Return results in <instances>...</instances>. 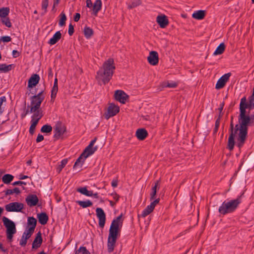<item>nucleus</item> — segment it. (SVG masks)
Instances as JSON below:
<instances>
[{
  "label": "nucleus",
  "instance_id": "473e14b6",
  "mask_svg": "<svg viewBox=\"0 0 254 254\" xmlns=\"http://www.w3.org/2000/svg\"><path fill=\"white\" fill-rule=\"evenodd\" d=\"M14 67L13 64L6 65L5 64H0V71H2L4 73L9 71L12 69V67Z\"/></svg>",
  "mask_w": 254,
  "mask_h": 254
},
{
  "label": "nucleus",
  "instance_id": "5fc2aeb1",
  "mask_svg": "<svg viewBox=\"0 0 254 254\" xmlns=\"http://www.w3.org/2000/svg\"><path fill=\"white\" fill-rule=\"evenodd\" d=\"M74 32V26L70 23L68 27V33L69 36H72Z\"/></svg>",
  "mask_w": 254,
  "mask_h": 254
},
{
  "label": "nucleus",
  "instance_id": "f257e3e1",
  "mask_svg": "<svg viewBox=\"0 0 254 254\" xmlns=\"http://www.w3.org/2000/svg\"><path fill=\"white\" fill-rule=\"evenodd\" d=\"M240 114L238 116V124H236V129L238 130L237 138V146L241 148L245 144L248 133V127L254 125V119L249 114H247L246 109L239 107Z\"/></svg>",
  "mask_w": 254,
  "mask_h": 254
},
{
  "label": "nucleus",
  "instance_id": "c85d7f7f",
  "mask_svg": "<svg viewBox=\"0 0 254 254\" xmlns=\"http://www.w3.org/2000/svg\"><path fill=\"white\" fill-rule=\"evenodd\" d=\"M32 234L25 231L20 241V245L24 247L27 244V240L29 239Z\"/></svg>",
  "mask_w": 254,
  "mask_h": 254
},
{
  "label": "nucleus",
  "instance_id": "49530a36",
  "mask_svg": "<svg viewBox=\"0 0 254 254\" xmlns=\"http://www.w3.org/2000/svg\"><path fill=\"white\" fill-rule=\"evenodd\" d=\"M1 21L2 23L7 27L10 28L12 26V24L9 17L6 16L4 18H1Z\"/></svg>",
  "mask_w": 254,
  "mask_h": 254
},
{
  "label": "nucleus",
  "instance_id": "f8f14e48",
  "mask_svg": "<svg viewBox=\"0 0 254 254\" xmlns=\"http://www.w3.org/2000/svg\"><path fill=\"white\" fill-rule=\"evenodd\" d=\"M231 75V73L230 72L226 73L222 75L218 80L215 85V88L216 89H220L223 88L225 86L226 82L228 81Z\"/></svg>",
  "mask_w": 254,
  "mask_h": 254
},
{
  "label": "nucleus",
  "instance_id": "774afa93",
  "mask_svg": "<svg viewBox=\"0 0 254 254\" xmlns=\"http://www.w3.org/2000/svg\"><path fill=\"white\" fill-rule=\"evenodd\" d=\"M13 193H15L17 194H19L21 193V191L18 188H14L13 189Z\"/></svg>",
  "mask_w": 254,
  "mask_h": 254
},
{
  "label": "nucleus",
  "instance_id": "9d476101",
  "mask_svg": "<svg viewBox=\"0 0 254 254\" xmlns=\"http://www.w3.org/2000/svg\"><path fill=\"white\" fill-rule=\"evenodd\" d=\"M120 111V108L118 106L113 103H111L108 108V113L105 114V118L109 119L110 118L115 116Z\"/></svg>",
  "mask_w": 254,
  "mask_h": 254
},
{
  "label": "nucleus",
  "instance_id": "f03ea898",
  "mask_svg": "<svg viewBox=\"0 0 254 254\" xmlns=\"http://www.w3.org/2000/svg\"><path fill=\"white\" fill-rule=\"evenodd\" d=\"M115 69L114 59L109 58L103 63L102 67L97 71L96 78L106 84L111 79Z\"/></svg>",
  "mask_w": 254,
  "mask_h": 254
},
{
  "label": "nucleus",
  "instance_id": "4468645a",
  "mask_svg": "<svg viewBox=\"0 0 254 254\" xmlns=\"http://www.w3.org/2000/svg\"><path fill=\"white\" fill-rule=\"evenodd\" d=\"M147 61L151 65H157L159 62L158 53L154 51H151L149 53V56L147 57Z\"/></svg>",
  "mask_w": 254,
  "mask_h": 254
},
{
  "label": "nucleus",
  "instance_id": "423d86ee",
  "mask_svg": "<svg viewBox=\"0 0 254 254\" xmlns=\"http://www.w3.org/2000/svg\"><path fill=\"white\" fill-rule=\"evenodd\" d=\"M239 107L249 109L250 111L254 109V93L253 92L252 94L249 97V102H247L245 96L242 98Z\"/></svg>",
  "mask_w": 254,
  "mask_h": 254
},
{
  "label": "nucleus",
  "instance_id": "c03bdc74",
  "mask_svg": "<svg viewBox=\"0 0 254 254\" xmlns=\"http://www.w3.org/2000/svg\"><path fill=\"white\" fill-rule=\"evenodd\" d=\"M58 91V87L53 86L51 90V101L54 102Z\"/></svg>",
  "mask_w": 254,
  "mask_h": 254
},
{
  "label": "nucleus",
  "instance_id": "3c124183",
  "mask_svg": "<svg viewBox=\"0 0 254 254\" xmlns=\"http://www.w3.org/2000/svg\"><path fill=\"white\" fill-rule=\"evenodd\" d=\"M0 41L4 43H7L11 41V38L8 36H4L0 37Z\"/></svg>",
  "mask_w": 254,
  "mask_h": 254
},
{
  "label": "nucleus",
  "instance_id": "69168bd1",
  "mask_svg": "<svg viewBox=\"0 0 254 254\" xmlns=\"http://www.w3.org/2000/svg\"><path fill=\"white\" fill-rule=\"evenodd\" d=\"M221 118V117H218V118L217 119V120L215 121V127L219 128V125H220V122Z\"/></svg>",
  "mask_w": 254,
  "mask_h": 254
},
{
  "label": "nucleus",
  "instance_id": "7c9ffc66",
  "mask_svg": "<svg viewBox=\"0 0 254 254\" xmlns=\"http://www.w3.org/2000/svg\"><path fill=\"white\" fill-rule=\"evenodd\" d=\"M77 191L87 196H92V191L88 190L86 187L78 188Z\"/></svg>",
  "mask_w": 254,
  "mask_h": 254
},
{
  "label": "nucleus",
  "instance_id": "37998d69",
  "mask_svg": "<svg viewBox=\"0 0 254 254\" xmlns=\"http://www.w3.org/2000/svg\"><path fill=\"white\" fill-rule=\"evenodd\" d=\"M38 123V122H37V121H31V126L29 128V133L30 134L32 135L34 134L36 127Z\"/></svg>",
  "mask_w": 254,
  "mask_h": 254
},
{
  "label": "nucleus",
  "instance_id": "58836bf2",
  "mask_svg": "<svg viewBox=\"0 0 254 254\" xmlns=\"http://www.w3.org/2000/svg\"><path fill=\"white\" fill-rule=\"evenodd\" d=\"M9 13V7H2L0 8V17L1 18L7 16Z\"/></svg>",
  "mask_w": 254,
  "mask_h": 254
},
{
  "label": "nucleus",
  "instance_id": "20e7f679",
  "mask_svg": "<svg viewBox=\"0 0 254 254\" xmlns=\"http://www.w3.org/2000/svg\"><path fill=\"white\" fill-rule=\"evenodd\" d=\"M244 194V192H243L235 199L224 201L219 207V213L220 214L225 215L227 214L234 212L241 203L242 197Z\"/></svg>",
  "mask_w": 254,
  "mask_h": 254
},
{
  "label": "nucleus",
  "instance_id": "aec40b11",
  "mask_svg": "<svg viewBox=\"0 0 254 254\" xmlns=\"http://www.w3.org/2000/svg\"><path fill=\"white\" fill-rule=\"evenodd\" d=\"M97 149V146L91 147L88 145L81 153V156H83L84 159H86L88 156L92 155Z\"/></svg>",
  "mask_w": 254,
  "mask_h": 254
},
{
  "label": "nucleus",
  "instance_id": "cd10ccee",
  "mask_svg": "<svg viewBox=\"0 0 254 254\" xmlns=\"http://www.w3.org/2000/svg\"><path fill=\"white\" fill-rule=\"evenodd\" d=\"M206 12L205 10H199L195 11L192 15V17L197 20H201L204 18Z\"/></svg>",
  "mask_w": 254,
  "mask_h": 254
},
{
  "label": "nucleus",
  "instance_id": "412c9836",
  "mask_svg": "<svg viewBox=\"0 0 254 254\" xmlns=\"http://www.w3.org/2000/svg\"><path fill=\"white\" fill-rule=\"evenodd\" d=\"M43 242L42 234L40 231L38 232L32 243V248L33 249H37L39 248Z\"/></svg>",
  "mask_w": 254,
  "mask_h": 254
},
{
  "label": "nucleus",
  "instance_id": "a18cd8bd",
  "mask_svg": "<svg viewBox=\"0 0 254 254\" xmlns=\"http://www.w3.org/2000/svg\"><path fill=\"white\" fill-rule=\"evenodd\" d=\"M75 254H90V253L87 250L85 247H80L78 250L75 252Z\"/></svg>",
  "mask_w": 254,
  "mask_h": 254
},
{
  "label": "nucleus",
  "instance_id": "b1692460",
  "mask_svg": "<svg viewBox=\"0 0 254 254\" xmlns=\"http://www.w3.org/2000/svg\"><path fill=\"white\" fill-rule=\"evenodd\" d=\"M160 188V180H157L154 183V186L151 189V192L150 193V200H153L155 198L157 190Z\"/></svg>",
  "mask_w": 254,
  "mask_h": 254
},
{
  "label": "nucleus",
  "instance_id": "39448f33",
  "mask_svg": "<svg viewBox=\"0 0 254 254\" xmlns=\"http://www.w3.org/2000/svg\"><path fill=\"white\" fill-rule=\"evenodd\" d=\"M3 225L6 228V236L9 242H11L13 235L16 233L15 224L13 221L3 216L2 218Z\"/></svg>",
  "mask_w": 254,
  "mask_h": 254
},
{
  "label": "nucleus",
  "instance_id": "603ef678",
  "mask_svg": "<svg viewBox=\"0 0 254 254\" xmlns=\"http://www.w3.org/2000/svg\"><path fill=\"white\" fill-rule=\"evenodd\" d=\"M6 97L5 96H2L0 97V115L2 114L3 112V110L1 109V107L3 102H6Z\"/></svg>",
  "mask_w": 254,
  "mask_h": 254
},
{
  "label": "nucleus",
  "instance_id": "7ed1b4c3",
  "mask_svg": "<svg viewBox=\"0 0 254 254\" xmlns=\"http://www.w3.org/2000/svg\"><path fill=\"white\" fill-rule=\"evenodd\" d=\"M122 217V214H121L114 219L110 226L107 241L108 252L109 253L113 252L118 237L120 235V223L122 224V222H121Z\"/></svg>",
  "mask_w": 254,
  "mask_h": 254
},
{
  "label": "nucleus",
  "instance_id": "1a4fd4ad",
  "mask_svg": "<svg viewBox=\"0 0 254 254\" xmlns=\"http://www.w3.org/2000/svg\"><path fill=\"white\" fill-rule=\"evenodd\" d=\"M115 99L122 104H125L127 100L128 99V95L124 91L117 90L115 91L114 94Z\"/></svg>",
  "mask_w": 254,
  "mask_h": 254
},
{
  "label": "nucleus",
  "instance_id": "a878e982",
  "mask_svg": "<svg viewBox=\"0 0 254 254\" xmlns=\"http://www.w3.org/2000/svg\"><path fill=\"white\" fill-rule=\"evenodd\" d=\"M102 1L101 0H96L93 5V14L94 16H97L98 12L102 8Z\"/></svg>",
  "mask_w": 254,
  "mask_h": 254
},
{
  "label": "nucleus",
  "instance_id": "ea45409f",
  "mask_svg": "<svg viewBox=\"0 0 254 254\" xmlns=\"http://www.w3.org/2000/svg\"><path fill=\"white\" fill-rule=\"evenodd\" d=\"M52 131V127L51 125L46 124L43 126L41 128V131L43 133H49Z\"/></svg>",
  "mask_w": 254,
  "mask_h": 254
},
{
  "label": "nucleus",
  "instance_id": "6e6d98bb",
  "mask_svg": "<svg viewBox=\"0 0 254 254\" xmlns=\"http://www.w3.org/2000/svg\"><path fill=\"white\" fill-rule=\"evenodd\" d=\"M159 201H160V198H157V199H154V200L152 202H151L150 205L153 209H154L156 204H157L159 202Z\"/></svg>",
  "mask_w": 254,
  "mask_h": 254
},
{
  "label": "nucleus",
  "instance_id": "338daca9",
  "mask_svg": "<svg viewBox=\"0 0 254 254\" xmlns=\"http://www.w3.org/2000/svg\"><path fill=\"white\" fill-rule=\"evenodd\" d=\"M118 180H113L112 182L111 185L113 187L115 188L118 186Z\"/></svg>",
  "mask_w": 254,
  "mask_h": 254
},
{
  "label": "nucleus",
  "instance_id": "864d4df0",
  "mask_svg": "<svg viewBox=\"0 0 254 254\" xmlns=\"http://www.w3.org/2000/svg\"><path fill=\"white\" fill-rule=\"evenodd\" d=\"M224 105H225V103L224 102H222L220 105V107L218 109V111H219V116L218 117H220L222 118V116H223V113H222V111L223 110V108H224Z\"/></svg>",
  "mask_w": 254,
  "mask_h": 254
},
{
  "label": "nucleus",
  "instance_id": "2f4dec72",
  "mask_svg": "<svg viewBox=\"0 0 254 254\" xmlns=\"http://www.w3.org/2000/svg\"><path fill=\"white\" fill-rule=\"evenodd\" d=\"M225 48L226 46L224 43H220L213 53V55L216 56L223 54L225 50Z\"/></svg>",
  "mask_w": 254,
  "mask_h": 254
},
{
  "label": "nucleus",
  "instance_id": "4be33fe9",
  "mask_svg": "<svg viewBox=\"0 0 254 254\" xmlns=\"http://www.w3.org/2000/svg\"><path fill=\"white\" fill-rule=\"evenodd\" d=\"M147 131L144 128H140L136 130L135 136L139 140H144L148 136Z\"/></svg>",
  "mask_w": 254,
  "mask_h": 254
},
{
  "label": "nucleus",
  "instance_id": "9b49d317",
  "mask_svg": "<svg viewBox=\"0 0 254 254\" xmlns=\"http://www.w3.org/2000/svg\"><path fill=\"white\" fill-rule=\"evenodd\" d=\"M96 215L99 219V225L103 228H104L106 222V214L103 209L98 207L96 209Z\"/></svg>",
  "mask_w": 254,
  "mask_h": 254
},
{
  "label": "nucleus",
  "instance_id": "4d7b16f0",
  "mask_svg": "<svg viewBox=\"0 0 254 254\" xmlns=\"http://www.w3.org/2000/svg\"><path fill=\"white\" fill-rule=\"evenodd\" d=\"M111 195H112L114 198L116 200V202H117L119 201L120 195L118 194L116 192H113L110 194Z\"/></svg>",
  "mask_w": 254,
  "mask_h": 254
},
{
  "label": "nucleus",
  "instance_id": "a211bd4d",
  "mask_svg": "<svg viewBox=\"0 0 254 254\" xmlns=\"http://www.w3.org/2000/svg\"><path fill=\"white\" fill-rule=\"evenodd\" d=\"M40 78L38 74H33L28 81L27 88L31 89L36 86L39 83Z\"/></svg>",
  "mask_w": 254,
  "mask_h": 254
},
{
  "label": "nucleus",
  "instance_id": "6ab92c4d",
  "mask_svg": "<svg viewBox=\"0 0 254 254\" xmlns=\"http://www.w3.org/2000/svg\"><path fill=\"white\" fill-rule=\"evenodd\" d=\"M156 21L162 28H165L169 24V20L165 15H158L156 18Z\"/></svg>",
  "mask_w": 254,
  "mask_h": 254
},
{
  "label": "nucleus",
  "instance_id": "bb28decb",
  "mask_svg": "<svg viewBox=\"0 0 254 254\" xmlns=\"http://www.w3.org/2000/svg\"><path fill=\"white\" fill-rule=\"evenodd\" d=\"M61 37L62 34L60 31H58L56 32L53 37L50 39L48 43L51 45H54L59 41Z\"/></svg>",
  "mask_w": 254,
  "mask_h": 254
},
{
  "label": "nucleus",
  "instance_id": "e2e57ef3",
  "mask_svg": "<svg viewBox=\"0 0 254 254\" xmlns=\"http://www.w3.org/2000/svg\"><path fill=\"white\" fill-rule=\"evenodd\" d=\"M12 54L14 58H17L20 56V53L15 50L12 51Z\"/></svg>",
  "mask_w": 254,
  "mask_h": 254
},
{
  "label": "nucleus",
  "instance_id": "72a5a7b5",
  "mask_svg": "<svg viewBox=\"0 0 254 254\" xmlns=\"http://www.w3.org/2000/svg\"><path fill=\"white\" fill-rule=\"evenodd\" d=\"M154 209L150 205H148L142 211V213L139 215L138 214V217H145L147 215H149L151 212L153 211Z\"/></svg>",
  "mask_w": 254,
  "mask_h": 254
},
{
  "label": "nucleus",
  "instance_id": "dca6fc26",
  "mask_svg": "<svg viewBox=\"0 0 254 254\" xmlns=\"http://www.w3.org/2000/svg\"><path fill=\"white\" fill-rule=\"evenodd\" d=\"M230 134L228 138L227 148L230 151L234 149L235 144V138L236 135H238L239 131H229Z\"/></svg>",
  "mask_w": 254,
  "mask_h": 254
},
{
  "label": "nucleus",
  "instance_id": "a19ab883",
  "mask_svg": "<svg viewBox=\"0 0 254 254\" xmlns=\"http://www.w3.org/2000/svg\"><path fill=\"white\" fill-rule=\"evenodd\" d=\"M141 0H132L128 5L129 8H133L141 4Z\"/></svg>",
  "mask_w": 254,
  "mask_h": 254
},
{
  "label": "nucleus",
  "instance_id": "c756f323",
  "mask_svg": "<svg viewBox=\"0 0 254 254\" xmlns=\"http://www.w3.org/2000/svg\"><path fill=\"white\" fill-rule=\"evenodd\" d=\"M85 159H84V158H83V156H81V154L75 161L73 167V169H76L78 167L81 168L82 167V165Z\"/></svg>",
  "mask_w": 254,
  "mask_h": 254
},
{
  "label": "nucleus",
  "instance_id": "f3484780",
  "mask_svg": "<svg viewBox=\"0 0 254 254\" xmlns=\"http://www.w3.org/2000/svg\"><path fill=\"white\" fill-rule=\"evenodd\" d=\"M25 201L28 206L32 207L37 205L39 199L36 194H30L26 197Z\"/></svg>",
  "mask_w": 254,
  "mask_h": 254
},
{
  "label": "nucleus",
  "instance_id": "2eb2a0df",
  "mask_svg": "<svg viewBox=\"0 0 254 254\" xmlns=\"http://www.w3.org/2000/svg\"><path fill=\"white\" fill-rule=\"evenodd\" d=\"M28 229L25 231L32 234L37 225V220L34 217H29L27 220Z\"/></svg>",
  "mask_w": 254,
  "mask_h": 254
},
{
  "label": "nucleus",
  "instance_id": "e433bc0d",
  "mask_svg": "<svg viewBox=\"0 0 254 254\" xmlns=\"http://www.w3.org/2000/svg\"><path fill=\"white\" fill-rule=\"evenodd\" d=\"M68 159H64L62 160L60 164L57 167V172L58 174L60 173L63 169L65 167L66 164L67 163Z\"/></svg>",
  "mask_w": 254,
  "mask_h": 254
},
{
  "label": "nucleus",
  "instance_id": "0eeeda50",
  "mask_svg": "<svg viewBox=\"0 0 254 254\" xmlns=\"http://www.w3.org/2000/svg\"><path fill=\"white\" fill-rule=\"evenodd\" d=\"M65 131L66 127L61 122H58L54 127V137L56 140L59 139Z\"/></svg>",
  "mask_w": 254,
  "mask_h": 254
},
{
  "label": "nucleus",
  "instance_id": "8fccbe9b",
  "mask_svg": "<svg viewBox=\"0 0 254 254\" xmlns=\"http://www.w3.org/2000/svg\"><path fill=\"white\" fill-rule=\"evenodd\" d=\"M49 0H43L42 2V8L44 9V12L46 13L47 11V9L48 6Z\"/></svg>",
  "mask_w": 254,
  "mask_h": 254
},
{
  "label": "nucleus",
  "instance_id": "13d9d810",
  "mask_svg": "<svg viewBox=\"0 0 254 254\" xmlns=\"http://www.w3.org/2000/svg\"><path fill=\"white\" fill-rule=\"evenodd\" d=\"M44 90H42L40 92H39L37 95H34V96H36L37 98H41L42 99V100H44L45 99V96L43 95Z\"/></svg>",
  "mask_w": 254,
  "mask_h": 254
},
{
  "label": "nucleus",
  "instance_id": "4c0bfd02",
  "mask_svg": "<svg viewBox=\"0 0 254 254\" xmlns=\"http://www.w3.org/2000/svg\"><path fill=\"white\" fill-rule=\"evenodd\" d=\"M84 34L86 38L89 39L93 34V31L89 27H85L84 29Z\"/></svg>",
  "mask_w": 254,
  "mask_h": 254
},
{
  "label": "nucleus",
  "instance_id": "f704fd0d",
  "mask_svg": "<svg viewBox=\"0 0 254 254\" xmlns=\"http://www.w3.org/2000/svg\"><path fill=\"white\" fill-rule=\"evenodd\" d=\"M14 179V176L11 174H6L3 176L2 177V181L4 184H10Z\"/></svg>",
  "mask_w": 254,
  "mask_h": 254
},
{
  "label": "nucleus",
  "instance_id": "79ce46f5",
  "mask_svg": "<svg viewBox=\"0 0 254 254\" xmlns=\"http://www.w3.org/2000/svg\"><path fill=\"white\" fill-rule=\"evenodd\" d=\"M60 16L61 17V18L59 20V24L60 26H63L65 24L66 16L65 15V14L64 12H62L60 14Z\"/></svg>",
  "mask_w": 254,
  "mask_h": 254
},
{
  "label": "nucleus",
  "instance_id": "393cba45",
  "mask_svg": "<svg viewBox=\"0 0 254 254\" xmlns=\"http://www.w3.org/2000/svg\"><path fill=\"white\" fill-rule=\"evenodd\" d=\"M37 218L39 223L44 225L47 223L49 216L46 212H41L37 214Z\"/></svg>",
  "mask_w": 254,
  "mask_h": 254
},
{
  "label": "nucleus",
  "instance_id": "680f3d73",
  "mask_svg": "<svg viewBox=\"0 0 254 254\" xmlns=\"http://www.w3.org/2000/svg\"><path fill=\"white\" fill-rule=\"evenodd\" d=\"M80 18V14L79 13H76L73 17L74 21L75 22H78Z\"/></svg>",
  "mask_w": 254,
  "mask_h": 254
},
{
  "label": "nucleus",
  "instance_id": "0e129e2a",
  "mask_svg": "<svg viewBox=\"0 0 254 254\" xmlns=\"http://www.w3.org/2000/svg\"><path fill=\"white\" fill-rule=\"evenodd\" d=\"M4 192H5V195L6 196L8 195H11V194H12L13 193H14L13 189L12 190L7 189L6 190H5Z\"/></svg>",
  "mask_w": 254,
  "mask_h": 254
},
{
  "label": "nucleus",
  "instance_id": "5701e85b",
  "mask_svg": "<svg viewBox=\"0 0 254 254\" xmlns=\"http://www.w3.org/2000/svg\"><path fill=\"white\" fill-rule=\"evenodd\" d=\"M30 113H33V114L31 117V120L39 121V120L43 117V114L41 109H37L34 111H32L31 108L30 109Z\"/></svg>",
  "mask_w": 254,
  "mask_h": 254
},
{
  "label": "nucleus",
  "instance_id": "ddd939ff",
  "mask_svg": "<svg viewBox=\"0 0 254 254\" xmlns=\"http://www.w3.org/2000/svg\"><path fill=\"white\" fill-rule=\"evenodd\" d=\"M31 107L32 111H34L37 109H39L40 106L43 100L42 99L37 98L36 96H32L30 98Z\"/></svg>",
  "mask_w": 254,
  "mask_h": 254
},
{
  "label": "nucleus",
  "instance_id": "6e6552de",
  "mask_svg": "<svg viewBox=\"0 0 254 254\" xmlns=\"http://www.w3.org/2000/svg\"><path fill=\"white\" fill-rule=\"evenodd\" d=\"M23 206L24 205L22 203L14 202L6 205L5 208L8 212H21Z\"/></svg>",
  "mask_w": 254,
  "mask_h": 254
},
{
  "label": "nucleus",
  "instance_id": "c9c22d12",
  "mask_svg": "<svg viewBox=\"0 0 254 254\" xmlns=\"http://www.w3.org/2000/svg\"><path fill=\"white\" fill-rule=\"evenodd\" d=\"M76 202L83 208L91 206L93 204L92 201L89 200L86 201L77 200Z\"/></svg>",
  "mask_w": 254,
  "mask_h": 254
},
{
  "label": "nucleus",
  "instance_id": "052dcab7",
  "mask_svg": "<svg viewBox=\"0 0 254 254\" xmlns=\"http://www.w3.org/2000/svg\"><path fill=\"white\" fill-rule=\"evenodd\" d=\"M44 136L43 135L41 134H38V136L37 137V138L36 139V142L38 143L44 140Z\"/></svg>",
  "mask_w": 254,
  "mask_h": 254
},
{
  "label": "nucleus",
  "instance_id": "de8ad7c7",
  "mask_svg": "<svg viewBox=\"0 0 254 254\" xmlns=\"http://www.w3.org/2000/svg\"><path fill=\"white\" fill-rule=\"evenodd\" d=\"M236 125L234 126V123H233V117L231 116V121H230V128H229V131H238V130L236 129Z\"/></svg>",
  "mask_w": 254,
  "mask_h": 254
},
{
  "label": "nucleus",
  "instance_id": "09e8293b",
  "mask_svg": "<svg viewBox=\"0 0 254 254\" xmlns=\"http://www.w3.org/2000/svg\"><path fill=\"white\" fill-rule=\"evenodd\" d=\"M178 84L175 82H172L171 83L165 82L163 83V86L164 87H169V88H175L177 86Z\"/></svg>",
  "mask_w": 254,
  "mask_h": 254
},
{
  "label": "nucleus",
  "instance_id": "bf43d9fd",
  "mask_svg": "<svg viewBox=\"0 0 254 254\" xmlns=\"http://www.w3.org/2000/svg\"><path fill=\"white\" fill-rule=\"evenodd\" d=\"M12 185L13 186H16V185H26V182H23V181H16V182H14V183H13L12 184Z\"/></svg>",
  "mask_w": 254,
  "mask_h": 254
}]
</instances>
